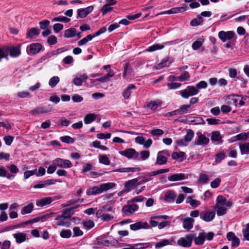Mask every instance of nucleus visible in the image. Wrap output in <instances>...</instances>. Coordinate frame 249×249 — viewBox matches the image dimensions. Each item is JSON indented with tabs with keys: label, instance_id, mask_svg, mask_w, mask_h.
<instances>
[{
	"label": "nucleus",
	"instance_id": "37998d69",
	"mask_svg": "<svg viewBox=\"0 0 249 249\" xmlns=\"http://www.w3.org/2000/svg\"><path fill=\"white\" fill-rule=\"evenodd\" d=\"M222 137L219 131H213L212 133L211 140L213 141L221 142Z\"/></svg>",
	"mask_w": 249,
	"mask_h": 249
},
{
	"label": "nucleus",
	"instance_id": "ddd939ff",
	"mask_svg": "<svg viewBox=\"0 0 249 249\" xmlns=\"http://www.w3.org/2000/svg\"><path fill=\"white\" fill-rule=\"evenodd\" d=\"M56 224L58 226H64L65 227H69L71 226V222L69 219L66 218L63 216L58 215L55 218Z\"/></svg>",
	"mask_w": 249,
	"mask_h": 249
},
{
	"label": "nucleus",
	"instance_id": "5701e85b",
	"mask_svg": "<svg viewBox=\"0 0 249 249\" xmlns=\"http://www.w3.org/2000/svg\"><path fill=\"white\" fill-rule=\"evenodd\" d=\"M53 199L51 197H46L36 201V204L38 207H44L52 203Z\"/></svg>",
	"mask_w": 249,
	"mask_h": 249
},
{
	"label": "nucleus",
	"instance_id": "58836bf2",
	"mask_svg": "<svg viewBox=\"0 0 249 249\" xmlns=\"http://www.w3.org/2000/svg\"><path fill=\"white\" fill-rule=\"evenodd\" d=\"M99 161L100 163L108 165L110 164L109 156L107 155H100L99 156Z\"/></svg>",
	"mask_w": 249,
	"mask_h": 249
},
{
	"label": "nucleus",
	"instance_id": "680f3d73",
	"mask_svg": "<svg viewBox=\"0 0 249 249\" xmlns=\"http://www.w3.org/2000/svg\"><path fill=\"white\" fill-rule=\"evenodd\" d=\"M221 182V179L219 178H216L214 180L212 181L211 183V186L213 188H216L218 187Z\"/></svg>",
	"mask_w": 249,
	"mask_h": 249
},
{
	"label": "nucleus",
	"instance_id": "a878e982",
	"mask_svg": "<svg viewBox=\"0 0 249 249\" xmlns=\"http://www.w3.org/2000/svg\"><path fill=\"white\" fill-rule=\"evenodd\" d=\"M162 102L160 100L152 101L148 103L146 107L152 110H155L159 106L161 105Z\"/></svg>",
	"mask_w": 249,
	"mask_h": 249
},
{
	"label": "nucleus",
	"instance_id": "0e129e2a",
	"mask_svg": "<svg viewBox=\"0 0 249 249\" xmlns=\"http://www.w3.org/2000/svg\"><path fill=\"white\" fill-rule=\"evenodd\" d=\"M53 29L55 33H58L63 29V25L60 23H56L53 25Z\"/></svg>",
	"mask_w": 249,
	"mask_h": 249
},
{
	"label": "nucleus",
	"instance_id": "8fccbe9b",
	"mask_svg": "<svg viewBox=\"0 0 249 249\" xmlns=\"http://www.w3.org/2000/svg\"><path fill=\"white\" fill-rule=\"evenodd\" d=\"M111 5L109 4H107L104 5L101 9V11L102 13V15L104 16L108 12L111 11L112 10V7L111 6Z\"/></svg>",
	"mask_w": 249,
	"mask_h": 249
},
{
	"label": "nucleus",
	"instance_id": "473e14b6",
	"mask_svg": "<svg viewBox=\"0 0 249 249\" xmlns=\"http://www.w3.org/2000/svg\"><path fill=\"white\" fill-rule=\"evenodd\" d=\"M34 209V205L32 203H30L27 205L25 206L21 210V213L22 215L31 213Z\"/></svg>",
	"mask_w": 249,
	"mask_h": 249
},
{
	"label": "nucleus",
	"instance_id": "ea45409f",
	"mask_svg": "<svg viewBox=\"0 0 249 249\" xmlns=\"http://www.w3.org/2000/svg\"><path fill=\"white\" fill-rule=\"evenodd\" d=\"M94 37L93 35H89L86 37L83 38L78 42L79 46H83L86 45L89 41L91 40Z\"/></svg>",
	"mask_w": 249,
	"mask_h": 249
},
{
	"label": "nucleus",
	"instance_id": "338daca9",
	"mask_svg": "<svg viewBox=\"0 0 249 249\" xmlns=\"http://www.w3.org/2000/svg\"><path fill=\"white\" fill-rule=\"evenodd\" d=\"M3 140L7 145H10L14 140V137L11 136H6L4 137Z\"/></svg>",
	"mask_w": 249,
	"mask_h": 249
},
{
	"label": "nucleus",
	"instance_id": "4468645a",
	"mask_svg": "<svg viewBox=\"0 0 249 249\" xmlns=\"http://www.w3.org/2000/svg\"><path fill=\"white\" fill-rule=\"evenodd\" d=\"M93 6H89L86 8L78 9L77 10L78 17L80 18L86 17L88 14L90 13L93 10Z\"/></svg>",
	"mask_w": 249,
	"mask_h": 249
},
{
	"label": "nucleus",
	"instance_id": "39448f33",
	"mask_svg": "<svg viewBox=\"0 0 249 249\" xmlns=\"http://www.w3.org/2000/svg\"><path fill=\"white\" fill-rule=\"evenodd\" d=\"M170 154L168 150L160 151L158 153L156 161V164L158 165H163L167 163L168 157Z\"/></svg>",
	"mask_w": 249,
	"mask_h": 249
},
{
	"label": "nucleus",
	"instance_id": "de8ad7c7",
	"mask_svg": "<svg viewBox=\"0 0 249 249\" xmlns=\"http://www.w3.org/2000/svg\"><path fill=\"white\" fill-rule=\"evenodd\" d=\"M73 84L76 86H80L83 83L82 79L81 78V73H77L73 80Z\"/></svg>",
	"mask_w": 249,
	"mask_h": 249
},
{
	"label": "nucleus",
	"instance_id": "f704fd0d",
	"mask_svg": "<svg viewBox=\"0 0 249 249\" xmlns=\"http://www.w3.org/2000/svg\"><path fill=\"white\" fill-rule=\"evenodd\" d=\"M64 51H65V50L64 49V48H62L58 49L55 51L49 52L46 54L45 58H51L53 56L58 54L60 53L64 52Z\"/></svg>",
	"mask_w": 249,
	"mask_h": 249
},
{
	"label": "nucleus",
	"instance_id": "69168bd1",
	"mask_svg": "<svg viewBox=\"0 0 249 249\" xmlns=\"http://www.w3.org/2000/svg\"><path fill=\"white\" fill-rule=\"evenodd\" d=\"M181 84L178 83H171L167 84V87L169 89H175L180 87Z\"/></svg>",
	"mask_w": 249,
	"mask_h": 249
},
{
	"label": "nucleus",
	"instance_id": "72a5a7b5",
	"mask_svg": "<svg viewBox=\"0 0 249 249\" xmlns=\"http://www.w3.org/2000/svg\"><path fill=\"white\" fill-rule=\"evenodd\" d=\"M40 33L39 30L36 28H32L28 30L26 36L27 38H33L35 36H37Z\"/></svg>",
	"mask_w": 249,
	"mask_h": 249
},
{
	"label": "nucleus",
	"instance_id": "4d7b16f0",
	"mask_svg": "<svg viewBox=\"0 0 249 249\" xmlns=\"http://www.w3.org/2000/svg\"><path fill=\"white\" fill-rule=\"evenodd\" d=\"M150 134L154 136H160L163 134V131L160 129L156 128L151 130Z\"/></svg>",
	"mask_w": 249,
	"mask_h": 249
},
{
	"label": "nucleus",
	"instance_id": "4c0bfd02",
	"mask_svg": "<svg viewBox=\"0 0 249 249\" xmlns=\"http://www.w3.org/2000/svg\"><path fill=\"white\" fill-rule=\"evenodd\" d=\"M188 203H189L193 208L197 207L201 204L199 200L194 199L193 196H188Z\"/></svg>",
	"mask_w": 249,
	"mask_h": 249
},
{
	"label": "nucleus",
	"instance_id": "c03bdc74",
	"mask_svg": "<svg viewBox=\"0 0 249 249\" xmlns=\"http://www.w3.org/2000/svg\"><path fill=\"white\" fill-rule=\"evenodd\" d=\"M167 245H169V241L167 239H162V240L156 243L155 245V248L156 249L161 248Z\"/></svg>",
	"mask_w": 249,
	"mask_h": 249
},
{
	"label": "nucleus",
	"instance_id": "f03ea898",
	"mask_svg": "<svg viewBox=\"0 0 249 249\" xmlns=\"http://www.w3.org/2000/svg\"><path fill=\"white\" fill-rule=\"evenodd\" d=\"M116 184L114 182H107L101 184L99 187L94 186L86 191L88 196H94L97 194H101L104 192L115 188Z\"/></svg>",
	"mask_w": 249,
	"mask_h": 249
},
{
	"label": "nucleus",
	"instance_id": "a19ab883",
	"mask_svg": "<svg viewBox=\"0 0 249 249\" xmlns=\"http://www.w3.org/2000/svg\"><path fill=\"white\" fill-rule=\"evenodd\" d=\"M77 207L78 206H76L75 207H72L64 210L63 211V214H62V215L66 217V218L69 219L71 215L73 213V210Z\"/></svg>",
	"mask_w": 249,
	"mask_h": 249
},
{
	"label": "nucleus",
	"instance_id": "7c9ffc66",
	"mask_svg": "<svg viewBox=\"0 0 249 249\" xmlns=\"http://www.w3.org/2000/svg\"><path fill=\"white\" fill-rule=\"evenodd\" d=\"M96 118V116L94 113H89L87 114L84 118V122L85 124H89L94 121Z\"/></svg>",
	"mask_w": 249,
	"mask_h": 249
},
{
	"label": "nucleus",
	"instance_id": "052dcab7",
	"mask_svg": "<svg viewBox=\"0 0 249 249\" xmlns=\"http://www.w3.org/2000/svg\"><path fill=\"white\" fill-rule=\"evenodd\" d=\"M8 169L12 174H16L19 172L18 168L14 164H11L8 167Z\"/></svg>",
	"mask_w": 249,
	"mask_h": 249
},
{
	"label": "nucleus",
	"instance_id": "c85d7f7f",
	"mask_svg": "<svg viewBox=\"0 0 249 249\" xmlns=\"http://www.w3.org/2000/svg\"><path fill=\"white\" fill-rule=\"evenodd\" d=\"M206 237V233H199L198 236L194 239L195 243L196 245H200L203 244L205 241Z\"/></svg>",
	"mask_w": 249,
	"mask_h": 249
},
{
	"label": "nucleus",
	"instance_id": "603ef678",
	"mask_svg": "<svg viewBox=\"0 0 249 249\" xmlns=\"http://www.w3.org/2000/svg\"><path fill=\"white\" fill-rule=\"evenodd\" d=\"M61 142L67 143H72L74 142V139L69 136H64L60 138Z\"/></svg>",
	"mask_w": 249,
	"mask_h": 249
},
{
	"label": "nucleus",
	"instance_id": "a18cd8bd",
	"mask_svg": "<svg viewBox=\"0 0 249 249\" xmlns=\"http://www.w3.org/2000/svg\"><path fill=\"white\" fill-rule=\"evenodd\" d=\"M60 81L59 77L57 76H54L52 77L49 81V85L51 88H54L59 83Z\"/></svg>",
	"mask_w": 249,
	"mask_h": 249
},
{
	"label": "nucleus",
	"instance_id": "e2e57ef3",
	"mask_svg": "<svg viewBox=\"0 0 249 249\" xmlns=\"http://www.w3.org/2000/svg\"><path fill=\"white\" fill-rule=\"evenodd\" d=\"M63 62L66 64H72L73 62V58L71 56H67L63 58Z\"/></svg>",
	"mask_w": 249,
	"mask_h": 249
},
{
	"label": "nucleus",
	"instance_id": "6e6552de",
	"mask_svg": "<svg viewBox=\"0 0 249 249\" xmlns=\"http://www.w3.org/2000/svg\"><path fill=\"white\" fill-rule=\"evenodd\" d=\"M119 153L123 156L129 159H137L139 153L133 148H129L124 151H119Z\"/></svg>",
	"mask_w": 249,
	"mask_h": 249
},
{
	"label": "nucleus",
	"instance_id": "f3484780",
	"mask_svg": "<svg viewBox=\"0 0 249 249\" xmlns=\"http://www.w3.org/2000/svg\"><path fill=\"white\" fill-rule=\"evenodd\" d=\"M16 242L18 244L22 243L26 240L27 234L25 232H17L13 234Z\"/></svg>",
	"mask_w": 249,
	"mask_h": 249
},
{
	"label": "nucleus",
	"instance_id": "3c124183",
	"mask_svg": "<svg viewBox=\"0 0 249 249\" xmlns=\"http://www.w3.org/2000/svg\"><path fill=\"white\" fill-rule=\"evenodd\" d=\"M198 91L197 89L193 86H188V97L193 96L197 94Z\"/></svg>",
	"mask_w": 249,
	"mask_h": 249
},
{
	"label": "nucleus",
	"instance_id": "6ab92c4d",
	"mask_svg": "<svg viewBox=\"0 0 249 249\" xmlns=\"http://www.w3.org/2000/svg\"><path fill=\"white\" fill-rule=\"evenodd\" d=\"M186 178V175L182 173H177L168 177V180L170 181H177L182 180Z\"/></svg>",
	"mask_w": 249,
	"mask_h": 249
},
{
	"label": "nucleus",
	"instance_id": "c756f323",
	"mask_svg": "<svg viewBox=\"0 0 249 249\" xmlns=\"http://www.w3.org/2000/svg\"><path fill=\"white\" fill-rule=\"evenodd\" d=\"M187 78V74L185 73L181 74L178 76H175L174 75H170L168 77V80L169 81H183L186 80Z\"/></svg>",
	"mask_w": 249,
	"mask_h": 249
},
{
	"label": "nucleus",
	"instance_id": "a211bd4d",
	"mask_svg": "<svg viewBox=\"0 0 249 249\" xmlns=\"http://www.w3.org/2000/svg\"><path fill=\"white\" fill-rule=\"evenodd\" d=\"M172 62V60L171 58L167 57L164 58L160 62L157 64L155 67L157 69H161L163 68L169 67Z\"/></svg>",
	"mask_w": 249,
	"mask_h": 249
},
{
	"label": "nucleus",
	"instance_id": "aec40b11",
	"mask_svg": "<svg viewBox=\"0 0 249 249\" xmlns=\"http://www.w3.org/2000/svg\"><path fill=\"white\" fill-rule=\"evenodd\" d=\"M185 11V8L183 7H175L169 10L165 11L164 12H162L160 14H158L156 16L159 15H163V14H176L181 13Z\"/></svg>",
	"mask_w": 249,
	"mask_h": 249
},
{
	"label": "nucleus",
	"instance_id": "bf43d9fd",
	"mask_svg": "<svg viewBox=\"0 0 249 249\" xmlns=\"http://www.w3.org/2000/svg\"><path fill=\"white\" fill-rule=\"evenodd\" d=\"M47 42L51 45H53L57 43V38L54 35L49 36L47 39Z\"/></svg>",
	"mask_w": 249,
	"mask_h": 249
},
{
	"label": "nucleus",
	"instance_id": "f8f14e48",
	"mask_svg": "<svg viewBox=\"0 0 249 249\" xmlns=\"http://www.w3.org/2000/svg\"><path fill=\"white\" fill-rule=\"evenodd\" d=\"M130 228L132 231H137L141 229H148L150 228V226L146 222L140 221L130 225Z\"/></svg>",
	"mask_w": 249,
	"mask_h": 249
},
{
	"label": "nucleus",
	"instance_id": "2f4dec72",
	"mask_svg": "<svg viewBox=\"0 0 249 249\" xmlns=\"http://www.w3.org/2000/svg\"><path fill=\"white\" fill-rule=\"evenodd\" d=\"M239 148L242 155L249 154V142H245L240 144Z\"/></svg>",
	"mask_w": 249,
	"mask_h": 249
},
{
	"label": "nucleus",
	"instance_id": "4be33fe9",
	"mask_svg": "<svg viewBox=\"0 0 249 249\" xmlns=\"http://www.w3.org/2000/svg\"><path fill=\"white\" fill-rule=\"evenodd\" d=\"M136 89V87L134 85L131 84L129 85L123 93L124 98L126 99H128L131 94L133 93V90H135Z\"/></svg>",
	"mask_w": 249,
	"mask_h": 249
},
{
	"label": "nucleus",
	"instance_id": "13d9d810",
	"mask_svg": "<svg viewBox=\"0 0 249 249\" xmlns=\"http://www.w3.org/2000/svg\"><path fill=\"white\" fill-rule=\"evenodd\" d=\"M49 24L50 21L48 20H44L39 22L40 29L43 30L47 29Z\"/></svg>",
	"mask_w": 249,
	"mask_h": 249
},
{
	"label": "nucleus",
	"instance_id": "b1692460",
	"mask_svg": "<svg viewBox=\"0 0 249 249\" xmlns=\"http://www.w3.org/2000/svg\"><path fill=\"white\" fill-rule=\"evenodd\" d=\"M176 197V195L173 191H168L164 197L165 200L169 203H172L174 202Z\"/></svg>",
	"mask_w": 249,
	"mask_h": 249
},
{
	"label": "nucleus",
	"instance_id": "6e6d98bb",
	"mask_svg": "<svg viewBox=\"0 0 249 249\" xmlns=\"http://www.w3.org/2000/svg\"><path fill=\"white\" fill-rule=\"evenodd\" d=\"M187 111V105H183L180 108L175 110L176 115H180L186 113Z\"/></svg>",
	"mask_w": 249,
	"mask_h": 249
},
{
	"label": "nucleus",
	"instance_id": "774afa93",
	"mask_svg": "<svg viewBox=\"0 0 249 249\" xmlns=\"http://www.w3.org/2000/svg\"><path fill=\"white\" fill-rule=\"evenodd\" d=\"M141 159L142 160H145L148 158L150 155V153L148 151H142L140 153Z\"/></svg>",
	"mask_w": 249,
	"mask_h": 249
},
{
	"label": "nucleus",
	"instance_id": "cd10ccee",
	"mask_svg": "<svg viewBox=\"0 0 249 249\" xmlns=\"http://www.w3.org/2000/svg\"><path fill=\"white\" fill-rule=\"evenodd\" d=\"M197 134L198 135V138L197 142V145L207 144L209 143V139L208 138L201 134L197 133Z\"/></svg>",
	"mask_w": 249,
	"mask_h": 249
},
{
	"label": "nucleus",
	"instance_id": "dca6fc26",
	"mask_svg": "<svg viewBox=\"0 0 249 249\" xmlns=\"http://www.w3.org/2000/svg\"><path fill=\"white\" fill-rule=\"evenodd\" d=\"M215 216V213L213 212L207 211L205 213H201L200 217L203 220L206 222L212 221Z\"/></svg>",
	"mask_w": 249,
	"mask_h": 249
},
{
	"label": "nucleus",
	"instance_id": "c9c22d12",
	"mask_svg": "<svg viewBox=\"0 0 249 249\" xmlns=\"http://www.w3.org/2000/svg\"><path fill=\"white\" fill-rule=\"evenodd\" d=\"M0 177H5L7 179H10L14 178L15 175L8 173L4 168L0 167Z\"/></svg>",
	"mask_w": 249,
	"mask_h": 249
},
{
	"label": "nucleus",
	"instance_id": "1a4fd4ad",
	"mask_svg": "<svg viewBox=\"0 0 249 249\" xmlns=\"http://www.w3.org/2000/svg\"><path fill=\"white\" fill-rule=\"evenodd\" d=\"M139 209V206L135 204H130L124 205L123 206L122 211L125 215L129 216Z\"/></svg>",
	"mask_w": 249,
	"mask_h": 249
},
{
	"label": "nucleus",
	"instance_id": "bb28decb",
	"mask_svg": "<svg viewBox=\"0 0 249 249\" xmlns=\"http://www.w3.org/2000/svg\"><path fill=\"white\" fill-rule=\"evenodd\" d=\"M185 153L183 152H174L172 154V158L174 160H178V161H182L185 159Z\"/></svg>",
	"mask_w": 249,
	"mask_h": 249
},
{
	"label": "nucleus",
	"instance_id": "423d86ee",
	"mask_svg": "<svg viewBox=\"0 0 249 249\" xmlns=\"http://www.w3.org/2000/svg\"><path fill=\"white\" fill-rule=\"evenodd\" d=\"M42 45L39 43H33L28 46L26 51L28 54L33 55L39 53L42 49Z\"/></svg>",
	"mask_w": 249,
	"mask_h": 249
},
{
	"label": "nucleus",
	"instance_id": "2eb2a0df",
	"mask_svg": "<svg viewBox=\"0 0 249 249\" xmlns=\"http://www.w3.org/2000/svg\"><path fill=\"white\" fill-rule=\"evenodd\" d=\"M52 110V108L50 106H48V107H37L30 111V113L33 115L47 113Z\"/></svg>",
	"mask_w": 249,
	"mask_h": 249
},
{
	"label": "nucleus",
	"instance_id": "412c9836",
	"mask_svg": "<svg viewBox=\"0 0 249 249\" xmlns=\"http://www.w3.org/2000/svg\"><path fill=\"white\" fill-rule=\"evenodd\" d=\"M189 123L192 124H204V121L202 118L199 117H188V123Z\"/></svg>",
	"mask_w": 249,
	"mask_h": 249
},
{
	"label": "nucleus",
	"instance_id": "9b49d317",
	"mask_svg": "<svg viewBox=\"0 0 249 249\" xmlns=\"http://www.w3.org/2000/svg\"><path fill=\"white\" fill-rule=\"evenodd\" d=\"M175 43H174V41H168L163 42L161 44H155L148 47V48L146 49V51L149 52H154L157 50L162 49L165 46L171 45Z\"/></svg>",
	"mask_w": 249,
	"mask_h": 249
},
{
	"label": "nucleus",
	"instance_id": "49530a36",
	"mask_svg": "<svg viewBox=\"0 0 249 249\" xmlns=\"http://www.w3.org/2000/svg\"><path fill=\"white\" fill-rule=\"evenodd\" d=\"M71 21V19L70 18H67L64 16H59L57 17H54L52 19V22L59 21V22H63L64 23H68Z\"/></svg>",
	"mask_w": 249,
	"mask_h": 249
},
{
	"label": "nucleus",
	"instance_id": "7ed1b4c3",
	"mask_svg": "<svg viewBox=\"0 0 249 249\" xmlns=\"http://www.w3.org/2000/svg\"><path fill=\"white\" fill-rule=\"evenodd\" d=\"M3 49H4V53L7 55L8 53L12 57H17L21 54L20 45L13 47L3 46Z\"/></svg>",
	"mask_w": 249,
	"mask_h": 249
},
{
	"label": "nucleus",
	"instance_id": "0eeeda50",
	"mask_svg": "<svg viewBox=\"0 0 249 249\" xmlns=\"http://www.w3.org/2000/svg\"><path fill=\"white\" fill-rule=\"evenodd\" d=\"M142 183V182H138L137 178L128 180L124 183L125 189L124 192L128 193L132 190L136 188L139 185L141 184Z\"/></svg>",
	"mask_w": 249,
	"mask_h": 249
},
{
	"label": "nucleus",
	"instance_id": "79ce46f5",
	"mask_svg": "<svg viewBox=\"0 0 249 249\" xmlns=\"http://www.w3.org/2000/svg\"><path fill=\"white\" fill-rule=\"evenodd\" d=\"M76 36V30L71 28L65 31L64 36L67 38H70Z\"/></svg>",
	"mask_w": 249,
	"mask_h": 249
},
{
	"label": "nucleus",
	"instance_id": "20e7f679",
	"mask_svg": "<svg viewBox=\"0 0 249 249\" xmlns=\"http://www.w3.org/2000/svg\"><path fill=\"white\" fill-rule=\"evenodd\" d=\"M52 162L53 164L56 165L57 167L63 169L70 168L73 166L72 163L70 160L59 158H56Z\"/></svg>",
	"mask_w": 249,
	"mask_h": 249
},
{
	"label": "nucleus",
	"instance_id": "9d476101",
	"mask_svg": "<svg viewBox=\"0 0 249 249\" xmlns=\"http://www.w3.org/2000/svg\"><path fill=\"white\" fill-rule=\"evenodd\" d=\"M235 34L233 31L225 32L224 31H220L218 33V37L223 42L227 40L231 39L234 36Z\"/></svg>",
	"mask_w": 249,
	"mask_h": 249
},
{
	"label": "nucleus",
	"instance_id": "393cba45",
	"mask_svg": "<svg viewBox=\"0 0 249 249\" xmlns=\"http://www.w3.org/2000/svg\"><path fill=\"white\" fill-rule=\"evenodd\" d=\"M140 171H141L140 167H127L116 169L113 171L116 172H135Z\"/></svg>",
	"mask_w": 249,
	"mask_h": 249
},
{
	"label": "nucleus",
	"instance_id": "5fc2aeb1",
	"mask_svg": "<svg viewBox=\"0 0 249 249\" xmlns=\"http://www.w3.org/2000/svg\"><path fill=\"white\" fill-rule=\"evenodd\" d=\"M37 172L36 169L33 170H27L24 173V178L25 179H28L30 177L35 175Z\"/></svg>",
	"mask_w": 249,
	"mask_h": 249
},
{
	"label": "nucleus",
	"instance_id": "09e8293b",
	"mask_svg": "<svg viewBox=\"0 0 249 249\" xmlns=\"http://www.w3.org/2000/svg\"><path fill=\"white\" fill-rule=\"evenodd\" d=\"M82 224L84 228L86 230H89L94 227L95 225L94 222L91 220L84 221Z\"/></svg>",
	"mask_w": 249,
	"mask_h": 249
},
{
	"label": "nucleus",
	"instance_id": "f257e3e1",
	"mask_svg": "<svg viewBox=\"0 0 249 249\" xmlns=\"http://www.w3.org/2000/svg\"><path fill=\"white\" fill-rule=\"evenodd\" d=\"M232 203L230 201H227L225 197L223 196H218L216 198V208L217 209V214L218 216L223 215L226 213L227 208H231Z\"/></svg>",
	"mask_w": 249,
	"mask_h": 249
},
{
	"label": "nucleus",
	"instance_id": "e433bc0d",
	"mask_svg": "<svg viewBox=\"0 0 249 249\" xmlns=\"http://www.w3.org/2000/svg\"><path fill=\"white\" fill-rule=\"evenodd\" d=\"M203 22V18L199 15H197L196 18L193 19L190 22L192 26H197L201 24Z\"/></svg>",
	"mask_w": 249,
	"mask_h": 249
},
{
	"label": "nucleus",
	"instance_id": "864d4df0",
	"mask_svg": "<svg viewBox=\"0 0 249 249\" xmlns=\"http://www.w3.org/2000/svg\"><path fill=\"white\" fill-rule=\"evenodd\" d=\"M60 235L62 238H69L71 235V231L70 230H63L60 232Z\"/></svg>",
	"mask_w": 249,
	"mask_h": 249
}]
</instances>
